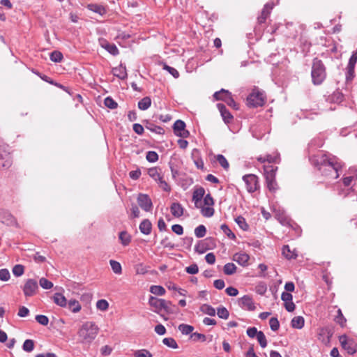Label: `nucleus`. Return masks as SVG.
Segmentation results:
<instances>
[{
  "label": "nucleus",
  "instance_id": "nucleus-1",
  "mask_svg": "<svg viewBox=\"0 0 357 357\" xmlns=\"http://www.w3.org/2000/svg\"><path fill=\"white\" fill-rule=\"evenodd\" d=\"M342 165L335 158H331L326 155L320 160L319 170L322 175L328 179H336L340 176V171L342 169Z\"/></svg>",
  "mask_w": 357,
  "mask_h": 357
},
{
  "label": "nucleus",
  "instance_id": "nucleus-2",
  "mask_svg": "<svg viewBox=\"0 0 357 357\" xmlns=\"http://www.w3.org/2000/svg\"><path fill=\"white\" fill-rule=\"evenodd\" d=\"M99 332V328L93 321L84 322L77 331L79 340L82 344L91 343Z\"/></svg>",
  "mask_w": 357,
  "mask_h": 357
},
{
  "label": "nucleus",
  "instance_id": "nucleus-3",
  "mask_svg": "<svg viewBox=\"0 0 357 357\" xmlns=\"http://www.w3.org/2000/svg\"><path fill=\"white\" fill-rule=\"evenodd\" d=\"M149 304L152 307V310L160 314L165 320L167 318L165 317L163 312L166 314L174 313V307L170 301H167L165 299L158 298L154 296H150L149 299Z\"/></svg>",
  "mask_w": 357,
  "mask_h": 357
},
{
  "label": "nucleus",
  "instance_id": "nucleus-4",
  "mask_svg": "<svg viewBox=\"0 0 357 357\" xmlns=\"http://www.w3.org/2000/svg\"><path fill=\"white\" fill-rule=\"evenodd\" d=\"M311 75L312 82L315 85L321 84L326 79V68L322 61L317 58L313 59Z\"/></svg>",
  "mask_w": 357,
  "mask_h": 357
},
{
  "label": "nucleus",
  "instance_id": "nucleus-5",
  "mask_svg": "<svg viewBox=\"0 0 357 357\" xmlns=\"http://www.w3.org/2000/svg\"><path fill=\"white\" fill-rule=\"evenodd\" d=\"M265 103L264 94L255 89L253 91L247 98V104L250 107H257L262 106Z\"/></svg>",
  "mask_w": 357,
  "mask_h": 357
},
{
  "label": "nucleus",
  "instance_id": "nucleus-6",
  "mask_svg": "<svg viewBox=\"0 0 357 357\" xmlns=\"http://www.w3.org/2000/svg\"><path fill=\"white\" fill-rule=\"evenodd\" d=\"M213 97L216 100H222L225 102L229 107L238 109V105L233 99L231 93L225 89H222L220 91L215 92Z\"/></svg>",
  "mask_w": 357,
  "mask_h": 357
},
{
  "label": "nucleus",
  "instance_id": "nucleus-7",
  "mask_svg": "<svg viewBox=\"0 0 357 357\" xmlns=\"http://www.w3.org/2000/svg\"><path fill=\"white\" fill-rule=\"evenodd\" d=\"M243 180L245 183L247 190L249 192H254L259 188L258 177L255 174L245 175L243 176Z\"/></svg>",
  "mask_w": 357,
  "mask_h": 357
},
{
  "label": "nucleus",
  "instance_id": "nucleus-8",
  "mask_svg": "<svg viewBox=\"0 0 357 357\" xmlns=\"http://www.w3.org/2000/svg\"><path fill=\"white\" fill-rule=\"evenodd\" d=\"M22 289L26 297L34 296L38 289L37 281L34 279H28L25 282Z\"/></svg>",
  "mask_w": 357,
  "mask_h": 357
},
{
  "label": "nucleus",
  "instance_id": "nucleus-9",
  "mask_svg": "<svg viewBox=\"0 0 357 357\" xmlns=\"http://www.w3.org/2000/svg\"><path fill=\"white\" fill-rule=\"evenodd\" d=\"M0 221L8 226H14L20 227L15 218L8 211L0 210Z\"/></svg>",
  "mask_w": 357,
  "mask_h": 357
},
{
  "label": "nucleus",
  "instance_id": "nucleus-10",
  "mask_svg": "<svg viewBox=\"0 0 357 357\" xmlns=\"http://www.w3.org/2000/svg\"><path fill=\"white\" fill-rule=\"evenodd\" d=\"M238 304L242 309L245 310L254 311L256 309L252 298L248 295H245L238 298Z\"/></svg>",
  "mask_w": 357,
  "mask_h": 357
},
{
  "label": "nucleus",
  "instance_id": "nucleus-11",
  "mask_svg": "<svg viewBox=\"0 0 357 357\" xmlns=\"http://www.w3.org/2000/svg\"><path fill=\"white\" fill-rule=\"evenodd\" d=\"M137 203L143 210L147 212L151 211L153 208L151 199L146 194H139L138 195Z\"/></svg>",
  "mask_w": 357,
  "mask_h": 357
},
{
  "label": "nucleus",
  "instance_id": "nucleus-12",
  "mask_svg": "<svg viewBox=\"0 0 357 357\" xmlns=\"http://www.w3.org/2000/svg\"><path fill=\"white\" fill-rule=\"evenodd\" d=\"M174 131L175 135L183 138H186L189 136L190 132L185 130V123L181 120H177L174 124Z\"/></svg>",
  "mask_w": 357,
  "mask_h": 357
},
{
  "label": "nucleus",
  "instance_id": "nucleus-13",
  "mask_svg": "<svg viewBox=\"0 0 357 357\" xmlns=\"http://www.w3.org/2000/svg\"><path fill=\"white\" fill-rule=\"evenodd\" d=\"M332 335L333 333L329 328H321L318 333V338L324 344H328L330 342Z\"/></svg>",
  "mask_w": 357,
  "mask_h": 357
},
{
  "label": "nucleus",
  "instance_id": "nucleus-14",
  "mask_svg": "<svg viewBox=\"0 0 357 357\" xmlns=\"http://www.w3.org/2000/svg\"><path fill=\"white\" fill-rule=\"evenodd\" d=\"M281 298L284 303V307L288 312H293L295 310V304L292 302L293 296L289 292H283Z\"/></svg>",
  "mask_w": 357,
  "mask_h": 357
},
{
  "label": "nucleus",
  "instance_id": "nucleus-15",
  "mask_svg": "<svg viewBox=\"0 0 357 357\" xmlns=\"http://www.w3.org/2000/svg\"><path fill=\"white\" fill-rule=\"evenodd\" d=\"M204 194L205 190L202 187H199L194 190L192 195V201L194 202L196 208L200 207V202L204 198Z\"/></svg>",
  "mask_w": 357,
  "mask_h": 357
},
{
  "label": "nucleus",
  "instance_id": "nucleus-16",
  "mask_svg": "<svg viewBox=\"0 0 357 357\" xmlns=\"http://www.w3.org/2000/svg\"><path fill=\"white\" fill-rule=\"evenodd\" d=\"M249 259V255L245 252L236 253L232 258L234 261L243 266L248 265Z\"/></svg>",
  "mask_w": 357,
  "mask_h": 357
},
{
  "label": "nucleus",
  "instance_id": "nucleus-17",
  "mask_svg": "<svg viewBox=\"0 0 357 357\" xmlns=\"http://www.w3.org/2000/svg\"><path fill=\"white\" fill-rule=\"evenodd\" d=\"M340 342L342 347L347 351L349 354H354L356 353V349L353 344L347 340L346 335H342L340 337Z\"/></svg>",
  "mask_w": 357,
  "mask_h": 357
},
{
  "label": "nucleus",
  "instance_id": "nucleus-18",
  "mask_svg": "<svg viewBox=\"0 0 357 357\" xmlns=\"http://www.w3.org/2000/svg\"><path fill=\"white\" fill-rule=\"evenodd\" d=\"M217 107L218 108L225 123H229L233 119V116L223 104L218 103L217 105Z\"/></svg>",
  "mask_w": 357,
  "mask_h": 357
},
{
  "label": "nucleus",
  "instance_id": "nucleus-19",
  "mask_svg": "<svg viewBox=\"0 0 357 357\" xmlns=\"http://www.w3.org/2000/svg\"><path fill=\"white\" fill-rule=\"evenodd\" d=\"M86 8L93 12L96 13L101 16L104 15L107 13V10L105 7H104L102 5L95 4V3H90L86 6Z\"/></svg>",
  "mask_w": 357,
  "mask_h": 357
},
{
  "label": "nucleus",
  "instance_id": "nucleus-20",
  "mask_svg": "<svg viewBox=\"0 0 357 357\" xmlns=\"http://www.w3.org/2000/svg\"><path fill=\"white\" fill-rule=\"evenodd\" d=\"M112 73L115 77H117L121 79H124L127 77L126 67L122 65H119V66L114 68L112 69Z\"/></svg>",
  "mask_w": 357,
  "mask_h": 357
},
{
  "label": "nucleus",
  "instance_id": "nucleus-21",
  "mask_svg": "<svg viewBox=\"0 0 357 357\" xmlns=\"http://www.w3.org/2000/svg\"><path fill=\"white\" fill-rule=\"evenodd\" d=\"M273 8V5H271L270 3H266L262 11L261 15L258 17V22L259 23L261 24L264 23L266 18L268 17L270 10Z\"/></svg>",
  "mask_w": 357,
  "mask_h": 357
},
{
  "label": "nucleus",
  "instance_id": "nucleus-22",
  "mask_svg": "<svg viewBox=\"0 0 357 357\" xmlns=\"http://www.w3.org/2000/svg\"><path fill=\"white\" fill-rule=\"evenodd\" d=\"M151 222L147 219L144 220L139 225L140 231L145 235H149L151 232Z\"/></svg>",
  "mask_w": 357,
  "mask_h": 357
},
{
  "label": "nucleus",
  "instance_id": "nucleus-23",
  "mask_svg": "<svg viewBox=\"0 0 357 357\" xmlns=\"http://www.w3.org/2000/svg\"><path fill=\"white\" fill-rule=\"evenodd\" d=\"M278 169L277 167H275L272 165H266L264 166V176L266 179H268L269 176L272 178H275V172Z\"/></svg>",
  "mask_w": 357,
  "mask_h": 357
},
{
  "label": "nucleus",
  "instance_id": "nucleus-24",
  "mask_svg": "<svg viewBox=\"0 0 357 357\" xmlns=\"http://www.w3.org/2000/svg\"><path fill=\"white\" fill-rule=\"evenodd\" d=\"M170 209L174 217L179 218L183 214V208L179 203H173Z\"/></svg>",
  "mask_w": 357,
  "mask_h": 357
},
{
  "label": "nucleus",
  "instance_id": "nucleus-25",
  "mask_svg": "<svg viewBox=\"0 0 357 357\" xmlns=\"http://www.w3.org/2000/svg\"><path fill=\"white\" fill-rule=\"evenodd\" d=\"M53 300H54V302L61 306V307H66L67 306V300L66 298V297L60 294V293H56L54 294V296H53Z\"/></svg>",
  "mask_w": 357,
  "mask_h": 357
},
{
  "label": "nucleus",
  "instance_id": "nucleus-26",
  "mask_svg": "<svg viewBox=\"0 0 357 357\" xmlns=\"http://www.w3.org/2000/svg\"><path fill=\"white\" fill-rule=\"evenodd\" d=\"M145 128L147 130H149L153 132H155L156 134H158V135H162L165 133V130L162 128H161L160 126H155L153 123L149 122V121H146Z\"/></svg>",
  "mask_w": 357,
  "mask_h": 357
},
{
  "label": "nucleus",
  "instance_id": "nucleus-27",
  "mask_svg": "<svg viewBox=\"0 0 357 357\" xmlns=\"http://www.w3.org/2000/svg\"><path fill=\"white\" fill-rule=\"evenodd\" d=\"M67 305L69 310H71V312L73 313H77L82 309L81 305L75 299L70 300L68 302H67Z\"/></svg>",
  "mask_w": 357,
  "mask_h": 357
},
{
  "label": "nucleus",
  "instance_id": "nucleus-28",
  "mask_svg": "<svg viewBox=\"0 0 357 357\" xmlns=\"http://www.w3.org/2000/svg\"><path fill=\"white\" fill-rule=\"evenodd\" d=\"M305 320L301 316H297L292 319L291 326L294 328L301 329L304 326Z\"/></svg>",
  "mask_w": 357,
  "mask_h": 357
},
{
  "label": "nucleus",
  "instance_id": "nucleus-29",
  "mask_svg": "<svg viewBox=\"0 0 357 357\" xmlns=\"http://www.w3.org/2000/svg\"><path fill=\"white\" fill-rule=\"evenodd\" d=\"M282 255L283 256L288 259H295L297 257V254L296 253L295 250H291L289 245H284L282 248Z\"/></svg>",
  "mask_w": 357,
  "mask_h": 357
},
{
  "label": "nucleus",
  "instance_id": "nucleus-30",
  "mask_svg": "<svg viewBox=\"0 0 357 357\" xmlns=\"http://www.w3.org/2000/svg\"><path fill=\"white\" fill-rule=\"evenodd\" d=\"M151 105V100L149 97L146 96L143 98L138 102V107L141 110H146L150 107Z\"/></svg>",
  "mask_w": 357,
  "mask_h": 357
},
{
  "label": "nucleus",
  "instance_id": "nucleus-31",
  "mask_svg": "<svg viewBox=\"0 0 357 357\" xmlns=\"http://www.w3.org/2000/svg\"><path fill=\"white\" fill-rule=\"evenodd\" d=\"M213 206H204L201 208V213L203 216L206 218H210L214 214V208L212 207Z\"/></svg>",
  "mask_w": 357,
  "mask_h": 357
},
{
  "label": "nucleus",
  "instance_id": "nucleus-32",
  "mask_svg": "<svg viewBox=\"0 0 357 357\" xmlns=\"http://www.w3.org/2000/svg\"><path fill=\"white\" fill-rule=\"evenodd\" d=\"M150 292L155 295L163 296L165 294L166 291L162 286L152 285L150 287Z\"/></svg>",
  "mask_w": 357,
  "mask_h": 357
},
{
  "label": "nucleus",
  "instance_id": "nucleus-33",
  "mask_svg": "<svg viewBox=\"0 0 357 357\" xmlns=\"http://www.w3.org/2000/svg\"><path fill=\"white\" fill-rule=\"evenodd\" d=\"M109 264L111 266V268L113 271V272L117 275H120L122 273V267L119 262L111 259L109 261Z\"/></svg>",
  "mask_w": 357,
  "mask_h": 357
},
{
  "label": "nucleus",
  "instance_id": "nucleus-34",
  "mask_svg": "<svg viewBox=\"0 0 357 357\" xmlns=\"http://www.w3.org/2000/svg\"><path fill=\"white\" fill-rule=\"evenodd\" d=\"M266 181L268 190L272 192H275L278 189V184L275 181V178H272L269 176L268 179H266Z\"/></svg>",
  "mask_w": 357,
  "mask_h": 357
},
{
  "label": "nucleus",
  "instance_id": "nucleus-35",
  "mask_svg": "<svg viewBox=\"0 0 357 357\" xmlns=\"http://www.w3.org/2000/svg\"><path fill=\"white\" fill-rule=\"evenodd\" d=\"M102 46L107 50L112 55H117L119 54V50L114 44H111L105 42Z\"/></svg>",
  "mask_w": 357,
  "mask_h": 357
},
{
  "label": "nucleus",
  "instance_id": "nucleus-36",
  "mask_svg": "<svg viewBox=\"0 0 357 357\" xmlns=\"http://www.w3.org/2000/svg\"><path fill=\"white\" fill-rule=\"evenodd\" d=\"M148 174L155 181L156 179H160V176L161 175V169L158 167L150 168L148 170Z\"/></svg>",
  "mask_w": 357,
  "mask_h": 357
},
{
  "label": "nucleus",
  "instance_id": "nucleus-37",
  "mask_svg": "<svg viewBox=\"0 0 357 357\" xmlns=\"http://www.w3.org/2000/svg\"><path fill=\"white\" fill-rule=\"evenodd\" d=\"M223 271L225 274L230 275L236 273V266L233 263H227L224 266Z\"/></svg>",
  "mask_w": 357,
  "mask_h": 357
},
{
  "label": "nucleus",
  "instance_id": "nucleus-38",
  "mask_svg": "<svg viewBox=\"0 0 357 357\" xmlns=\"http://www.w3.org/2000/svg\"><path fill=\"white\" fill-rule=\"evenodd\" d=\"M354 66L347 65L346 68V81L347 82L352 81L354 77Z\"/></svg>",
  "mask_w": 357,
  "mask_h": 357
},
{
  "label": "nucleus",
  "instance_id": "nucleus-39",
  "mask_svg": "<svg viewBox=\"0 0 357 357\" xmlns=\"http://www.w3.org/2000/svg\"><path fill=\"white\" fill-rule=\"evenodd\" d=\"M201 311L204 312V314H206L210 316H215V310L212 306L208 305V304H204L201 306Z\"/></svg>",
  "mask_w": 357,
  "mask_h": 357
},
{
  "label": "nucleus",
  "instance_id": "nucleus-40",
  "mask_svg": "<svg viewBox=\"0 0 357 357\" xmlns=\"http://www.w3.org/2000/svg\"><path fill=\"white\" fill-rule=\"evenodd\" d=\"M119 239H120L121 243L126 246L130 243V242L131 241V237H130V234H128V232L123 231L120 232Z\"/></svg>",
  "mask_w": 357,
  "mask_h": 357
},
{
  "label": "nucleus",
  "instance_id": "nucleus-41",
  "mask_svg": "<svg viewBox=\"0 0 357 357\" xmlns=\"http://www.w3.org/2000/svg\"><path fill=\"white\" fill-rule=\"evenodd\" d=\"M136 274L137 275H144L148 272L149 267L144 266L143 264L139 263L135 266L134 267Z\"/></svg>",
  "mask_w": 357,
  "mask_h": 357
},
{
  "label": "nucleus",
  "instance_id": "nucleus-42",
  "mask_svg": "<svg viewBox=\"0 0 357 357\" xmlns=\"http://www.w3.org/2000/svg\"><path fill=\"white\" fill-rule=\"evenodd\" d=\"M178 330L184 335H188L191 333L194 328L193 326L185 324H181L178 326Z\"/></svg>",
  "mask_w": 357,
  "mask_h": 357
},
{
  "label": "nucleus",
  "instance_id": "nucleus-43",
  "mask_svg": "<svg viewBox=\"0 0 357 357\" xmlns=\"http://www.w3.org/2000/svg\"><path fill=\"white\" fill-rule=\"evenodd\" d=\"M162 342L164 344H165L168 347H170L172 349L178 348V344H177L176 340L172 337H165L162 340Z\"/></svg>",
  "mask_w": 357,
  "mask_h": 357
},
{
  "label": "nucleus",
  "instance_id": "nucleus-44",
  "mask_svg": "<svg viewBox=\"0 0 357 357\" xmlns=\"http://www.w3.org/2000/svg\"><path fill=\"white\" fill-rule=\"evenodd\" d=\"M22 349L26 352H31L34 349V342L32 340H26L23 344Z\"/></svg>",
  "mask_w": 357,
  "mask_h": 357
},
{
  "label": "nucleus",
  "instance_id": "nucleus-45",
  "mask_svg": "<svg viewBox=\"0 0 357 357\" xmlns=\"http://www.w3.org/2000/svg\"><path fill=\"white\" fill-rule=\"evenodd\" d=\"M206 229L204 225H199L195 229V234L197 238H202L206 235Z\"/></svg>",
  "mask_w": 357,
  "mask_h": 357
},
{
  "label": "nucleus",
  "instance_id": "nucleus-46",
  "mask_svg": "<svg viewBox=\"0 0 357 357\" xmlns=\"http://www.w3.org/2000/svg\"><path fill=\"white\" fill-rule=\"evenodd\" d=\"M217 314L220 318L224 319H227L229 316V311L225 307H218L217 310Z\"/></svg>",
  "mask_w": 357,
  "mask_h": 357
},
{
  "label": "nucleus",
  "instance_id": "nucleus-47",
  "mask_svg": "<svg viewBox=\"0 0 357 357\" xmlns=\"http://www.w3.org/2000/svg\"><path fill=\"white\" fill-rule=\"evenodd\" d=\"M40 287L44 289H50L53 287V283L45 278H41L39 280Z\"/></svg>",
  "mask_w": 357,
  "mask_h": 357
},
{
  "label": "nucleus",
  "instance_id": "nucleus-48",
  "mask_svg": "<svg viewBox=\"0 0 357 357\" xmlns=\"http://www.w3.org/2000/svg\"><path fill=\"white\" fill-rule=\"evenodd\" d=\"M96 307L101 311H106L109 307V303L105 299L98 300L96 303Z\"/></svg>",
  "mask_w": 357,
  "mask_h": 357
},
{
  "label": "nucleus",
  "instance_id": "nucleus-49",
  "mask_svg": "<svg viewBox=\"0 0 357 357\" xmlns=\"http://www.w3.org/2000/svg\"><path fill=\"white\" fill-rule=\"evenodd\" d=\"M260 346L262 348H265L267 345V340L264 333L262 331H259L258 335L256 337Z\"/></svg>",
  "mask_w": 357,
  "mask_h": 357
},
{
  "label": "nucleus",
  "instance_id": "nucleus-50",
  "mask_svg": "<svg viewBox=\"0 0 357 357\" xmlns=\"http://www.w3.org/2000/svg\"><path fill=\"white\" fill-rule=\"evenodd\" d=\"M237 225L243 230H247L248 229V225L246 223L245 220L242 216H238L235 219Z\"/></svg>",
  "mask_w": 357,
  "mask_h": 357
},
{
  "label": "nucleus",
  "instance_id": "nucleus-51",
  "mask_svg": "<svg viewBox=\"0 0 357 357\" xmlns=\"http://www.w3.org/2000/svg\"><path fill=\"white\" fill-rule=\"evenodd\" d=\"M217 161L218 162V163L225 169H227L229 168V162H227V159L225 158V157L222 155H217Z\"/></svg>",
  "mask_w": 357,
  "mask_h": 357
},
{
  "label": "nucleus",
  "instance_id": "nucleus-52",
  "mask_svg": "<svg viewBox=\"0 0 357 357\" xmlns=\"http://www.w3.org/2000/svg\"><path fill=\"white\" fill-rule=\"evenodd\" d=\"M146 158L149 162H154L158 160V155L156 152L150 151L147 152Z\"/></svg>",
  "mask_w": 357,
  "mask_h": 357
},
{
  "label": "nucleus",
  "instance_id": "nucleus-53",
  "mask_svg": "<svg viewBox=\"0 0 357 357\" xmlns=\"http://www.w3.org/2000/svg\"><path fill=\"white\" fill-rule=\"evenodd\" d=\"M24 271V266L20 264H17L13 268V273L17 277H20L23 275Z\"/></svg>",
  "mask_w": 357,
  "mask_h": 357
},
{
  "label": "nucleus",
  "instance_id": "nucleus-54",
  "mask_svg": "<svg viewBox=\"0 0 357 357\" xmlns=\"http://www.w3.org/2000/svg\"><path fill=\"white\" fill-rule=\"evenodd\" d=\"M270 328L273 331H277L280 327V323L277 318L272 317L269 320Z\"/></svg>",
  "mask_w": 357,
  "mask_h": 357
},
{
  "label": "nucleus",
  "instance_id": "nucleus-55",
  "mask_svg": "<svg viewBox=\"0 0 357 357\" xmlns=\"http://www.w3.org/2000/svg\"><path fill=\"white\" fill-rule=\"evenodd\" d=\"M105 105L109 109L117 107V103L110 97H107L104 100Z\"/></svg>",
  "mask_w": 357,
  "mask_h": 357
},
{
  "label": "nucleus",
  "instance_id": "nucleus-56",
  "mask_svg": "<svg viewBox=\"0 0 357 357\" xmlns=\"http://www.w3.org/2000/svg\"><path fill=\"white\" fill-rule=\"evenodd\" d=\"M222 231L229 238L231 239H234L236 238L235 234L231 231V229L229 228V227L223 224L220 227Z\"/></svg>",
  "mask_w": 357,
  "mask_h": 357
},
{
  "label": "nucleus",
  "instance_id": "nucleus-57",
  "mask_svg": "<svg viewBox=\"0 0 357 357\" xmlns=\"http://www.w3.org/2000/svg\"><path fill=\"white\" fill-rule=\"evenodd\" d=\"M163 69L169 72L174 78H178L179 77V73L174 68L170 67L167 64H164Z\"/></svg>",
  "mask_w": 357,
  "mask_h": 357
},
{
  "label": "nucleus",
  "instance_id": "nucleus-58",
  "mask_svg": "<svg viewBox=\"0 0 357 357\" xmlns=\"http://www.w3.org/2000/svg\"><path fill=\"white\" fill-rule=\"evenodd\" d=\"M135 357H152V354L146 349L137 350L134 354Z\"/></svg>",
  "mask_w": 357,
  "mask_h": 357
},
{
  "label": "nucleus",
  "instance_id": "nucleus-59",
  "mask_svg": "<svg viewBox=\"0 0 357 357\" xmlns=\"http://www.w3.org/2000/svg\"><path fill=\"white\" fill-rule=\"evenodd\" d=\"M63 59V55L60 52L54 51L50 54V59L54 62H60Z\"/></svg>",
  "mask_w": 357,
  "mask_h": 357
},
{
  "label": "nucleus",
  "instance_id": "nucleus-60",
  "mask_svg": "<svg viewBox=\"0 0 357 357\" xmlns=\"http://www.w3.org/2000/svg\"><path fill=\"white\" fill-rule=\"evenodd\" d=\"M36 320L43 326H47L49 323V319L45 315L38 314L36 316Z\"/></svg>",
  "mask_w": 357,
  "mask_h": 357
},
{
  "label": "nucleus",
  "instance_id": "nucleus-61",
  "mask_svg": "<svg viewBox=\"0 0 357 357\" xmlns=\"http://www.w3.org/2000/svg\"><path fill=\"white\" fill-rule=\"evenodd\" d=\"M10 275L8 269H0V280L8 281L10 279Z\"/></svg>",
  "mask_w": 357,
  "mask_h": 357
},
{
  "label": "nucleus",
  "instance_id": "nucleus-62",
  "mask_svg": "<svg viewBox=\"0 0 357 357\" xmlns=\"http://www.w3.org/2000/svg\"><path fill=\"white\" fill-rule=\"evenodd\" d=\"M335 321L341 326H344L346 323V319L344 317L340 310H337V315L335 317Z\"/></svg>",
  "mask_w": 357,
  "mask_h": 357
},
{
  "label": "nucleus",
  "instance_id": "nucleus-63",
  "mask_svg": "<svg viewBox=\"0 0 357 357\" xmlns=\"http://www.w3.org/2000/svg\"><path fill=\"white\" fill-rule=\"evenodd\" d=\"M354 180H357V174L353 176H346L343 178V184L344 186H349L352 181Z\"/></svg>",
  "mask_w": 357,
  "mask_h": 357
},
{
  "label": "nucleus",
  "instance_id": "nucleus-64",
  "mask_svg": "<svg viewBox=\"0 0 357 357\" xmlns=\"http://www.w3.org/2000/svg\"><path fill=\"white\" fill-rule=\"evenodd\" d=\"M185 271L189 274H196L199 271V268L197 264H194L186 267Z\"/></svg>",
  "mask_w": 357,
  "mask_h": 357
}]
</instances>
